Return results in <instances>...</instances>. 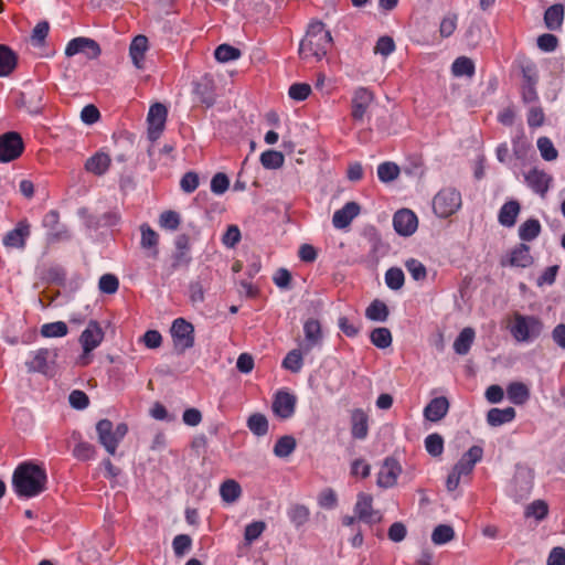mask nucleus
Wrapping results in <instances>:
<instances>
[{
  "instance_id": "1",
  "label": "nucleus",
  "mask_w": 565,
  "mask_h": 565,
  "mask_svg": "<svg viewBox=\"0 0 565 565\" xmlns=\"http://www.w3.org/2000/svg\"><path fill=\"white\" fill-rule=\"evenodd\" d=\"M47 486V473L42 465L24 461L18 465L12 475V488L22 499H31L42 494Z\"/></svg>"
},
{
  "instance_id": "2",
  "label": "nucleus",
  "mask_w": 565,
  "mask_h": 565,
  "mask_svg": "<svg viewBox=\"0 0 565 565\" xmlns=\"http://www.w3.org/2000/svg\"><path fill=\"white\" fill-rule=\"evenodd\" d=\"M333 44L329 30L321 21H313L309 24L305 38L299 44V56L302 60L315 57L322 60L331 50Z\"/></svg>"
},
{
  "instance_id": "3",
  "label": "nucleus",
  "mask_w": 565,
  "mask_h": 565,
  "mask_svg": "<svg viewBox=\"0 0 565 565\" xmlns=\"http://www.w3.org/2000/svg\"><path fill=\"white\" fill-rule=\"evenodd\" d=\"M543 329L544 323L541 318L515 313L510 332L518 342H532L542 334Z\"/></svg>"
},
{
  "instance_id": "4",
  "label": "nucleus",
  "mask_w": 565,
  "mask_h": 565,
  "mask_svg": "<svg viewBox=\"0 0 565 565\" xmlns=\"http://www.w3.org/2000/svg\"><path fill=\"white\" fill-rule=\"evenodd\" d=\"M170 333L173 342V349L177 354H183L186 350L194 347V326L186 319H174L170 329Z\"/></svg>"
},
{
  "instance_id": "5",
  "label": "nucleus",
  "mask_w": 565,
  "mask_h": 565,
  "mask_svg": "<svg viewBox=\"0 0 565 565\" xmlns=\"http://www.w3.org/2000/svg\"><path fill=\"white\" fill-rule=\"evenodd\" d=\"M461 206V194L454 188L441 189L433 200L434 213L441 218L455 214Z\"/></svg>"
},
{
  "instance_id": "6",
  "label": "nucleus",
  "mask_w": 565,
  "mask_h": 565,
  "mask_svg": "<svg viewBox=\"0 0 565 565\" xmlns=\"http://www.w3.org/2000/svg\"><path fill=\"white\" fill-rule=\"evenodd\" d=\"M44 94L42 85L26 82L23 84V89L19 93L15 104L20 108H25L29 114H40L43 108Z\"/></svg>"
},
{
  "instance_id": "7",
  "label": "nucleus",
  "mask_w": 565,
  "mask_h": 565,
  "mask_svg": "<svg viewBox=\"0 0 565 565\" xmlns=\"http://www.w3.org/2000/svg\"><path fill=\"white\" fill-rule=\"evenodd\" d=\"M24 151V142L17 131H8L0 136V162H11Z\"/></svg>"
},
{
  "instance_id": "8",
  "label": "nucleus",
  "mask_w": 565,
  "mask_h": 565,
  "mask_svg": "<svg viewBox=\"0 0 565 565\" xmlns=\"http://www.w3.org/2000/svg\"><path fill=\"white\" fill-rule=\"evenodd\" d=\"M522 84L521 98L524 104H532L539 100L536 85L539 83L537 68L534 63L521 65Z\"/></svg>"
},
{
  "instance_id": "9",
  "label": "nucleus",
  "mask_w": 565,
  "mask_h": 565,
  "mask_svg": "<svg viewBox=\"0 0 565 565\" xmlns=\"http://www.w3.org/2000/svg\"><path fill=\"white\" fill-rule=\"evenodd\" d=\"M79 53L84 54L88 60H96L100 56L102 49L97 41L90 38L78 36L67 43L65 55L72 57Z\"/></svg>"
},
{
  "instance_id": "10",
  "label": "nucleus",
  "mask_w": 565,
  "mask_h": 565,
  "mask_svg": "<svg viewBox=\"0 0 565 565\" xmlns=\"http://www.w3.org/2000/svg\"><path fill=\"white\" fill-rule=\"evenodd\" d=\"M534 263L533 256L530 254V246L525 243H519L509 253L500 258L501 267H519L526 268Z\"/></svg>"
},
{
  "instance_id": "11",
  "label": "nucleus",
  "mask_w": 565,
  "mask_h": 565,
  "mask_svg": "<svg viewBox=\"0 0 565 565\" xmlns=\"http://www.w3.org/2000/svg\"><path fill=\"white\" fill-rule=\"evenodd\" d=\"M354 513L360 521L370 525L379 523L382 520L381 513L373 510L372 495L365 492H360L358 494Z\"/></svg>"
},
{
  "instance_id": "12",
  "label": "nucleus",
  "mask_w": 565,
  "mask_h": 565,
  "mask_svg": "<svg viewBox=\"0 0 565 565\" xmlns=\"http://www.w3.org/2000/svg\"><path fill=\"white\" fill-rule=\"evenodd\" d=\"M168 109L163 104L156 103L150 106L148 113V137L150 140H157L162 134L166 120H167Z\"/></svg>"
},
{
  "instance_id": "13",
  "label": "nucleus",
  "mask_w": 565,
  "mask_h": 565,
  "mask_svg": "<svg viewBox=\"0 0 565 565\" xmlns=\"http://www.w3.org/2000/svg\"><path fill=\"white\" fill-rule=\"evenodd\" d=\"M374 100V93L366 87L354 90L351 100V117L354 121H362L370 105Z\"/></svg>"
},
{
  "instance_id": "14",
  "label": "nucleus",
  "mask_w": 565,
  "mask_h": 565,
  "mask_svg": "<svg viewBox=\"0 0 565 565\" xmlns=\"http://www.w3.org/2000/svg\"><path fill=\"white\" fill-rule=\"evenodd\" d=\"M524 181L533 192L544 198L551 188L553 177L544 170L533 167L524 174Z\"/></svg>"
},
{
  "instance_id": "15",
  "label": "nucleus",
  "mask_w": 565,
  "mask_h": 565,
  "mask_svg": "<svg viewBox=\"0 0 565 565\" xmlns=\"http://www.w3.org/2000/svg\"><path fill=\"white\" fill-rule=\"evenodd\" d=\"M402 473V467L394 457H386L377 476V486L380 488H392L397 483V478Z\"/></svg>"
},
{
  "instance_id": "16",
  "label": "nucleus",
  "mask_w": 565,
  "mask_h": 565,
  "mask_svg": "<svg viewBox=\"0 0 565 565\" xmlns=\"http://www.w3.org/2000/svg\"><path fill=\"white\" fill-rule=\"evenodd\" d=\"M418 218L416 214L408 209H401L393 216V226L397 234L411 236L417 228Z\"/></svg>"
},
{
  "instance_id": "17",
  "label": "nucleus",
  "mask_w": 565,
  "mask_h": 565,
  "mask_svg": "<svg viewBox=\"0 0 565 565\" xmlns=\"http://www.w3.org/2000/svg\"><path fill=\"white\" fill-rule=\"evenodd\" d=\"M271 409L280 419L290 418L296 409V396L286 391H278L274 396Z\"/></svg>"
},
{
  "instance_id": "18",
  "label": "nucleus",
  "mask_w": 565,
  "mask_h": 565,
  "mask_svg": "<svg viewBox=\"0 0 565 565\" xmlns=\"http://www.w3.org/2000/svg\"><path fill=\"white\" fill-rule=\"evenodd\" d=\"M105 332L96 320H90L79 337L84 353H90L104 340Z\"/></svg>"
},
{
  "instance_id": "19",
  "label": "nucleus",
  "mask_w": 565,
  "mask_h": 565,
  "mask_svg": "<svg viewBox=\"0 0 565 565\" xmlns=\"http://www.w3.org/2000/svg\"><path fill=\"white\" fill-rule=\"evenodd\" d=\"M31 226L26 218L17 223L3 237V245L9 248H24L26 238L31 234Z\"/></svg>"
},
{
  "instance_id": "20",
  "label": "nucleus",
  "mask_w": 565,
  "mask_h": 565,
  "mask_svg": "<svg viewBox=\"0 0 565 565\" xmlns=\"http://www.w3.org/2000/svg\"><path fill=\"white\" fill-rule=\"evenodd\" d=\"M96 431L98 441L106 451L114 456L116 454L118 441L115 436L113 422L108 418H103L96 424Z\"/></svg>"
},
{
  "instance_id": "21",
  "label": "nucleus",
  "mask_w": 565,
  "mask_h": 565,
  "mask_svg": "<svg viewBox=\"0 0 565 565\" xmlns=\"http://www.w3.org/2000/svg\"><path fill=\"white\" fill-rule=\"evenodd\" d=\"M305 342L302 351L310 352L315 347L320 345L323 339L321 323L318 319L309 318L303 323Z\"/></svg>"
},
{
  "instance_id": "22",
  "label": "nucleus",
  "mask_w": 565,
  "mask_h": 565,
  "mask_svg": "<svg viewBox=\"0 0 565 565\" xmlns=\"http://www.w3.org/2000/svg\"><path fill=\"white\" fill-rule=\"evenodd\" d=\"M58 355L57 349H39L31 361H26L25 365L30 373L47 374L49 360H55Z\"/></svg>"
},
{
  "instance_id": "23",
  "label": "nucleus",
  "mask_w": 565,
  "mask_h": 565,
  "mask_svg": "<svg viewBox=\"0 0 565 565\" xmlns=\"http://www.w3.org/2000/svg\"><path fill=\"white\" fill-rule=\"evenodd\" d=\"M483 449L480 446H472L466 451L458 462L454 466V470L466 476L472 472L476 463L482 459Z\"/></svg>"
},
{
  "instance_id": "24",
  "label": "nucleus",
  "mask_w": 565,
  "mask_h": 565,
  "mask_svg": "<svg viewBox=\"0 0 565 565\" xmlns=\"http://www.w3.org/2000/svg\"><path fill=\"white\" fill-rule=\"evenodd\" d=\"M360 213V205L356 202H348L340 210H337L332 216V224L335 228H345L352 220Z\"/></svg>"
},
{
  "instance_id": "25",
  "label": "nucleus",
  "mask_w": 565,
  "mask_h": 565,
  "mask_svg": "<svg viewBox=\"0 0 565 565\" xmlns=\"http://www.w3.org/2000/svg\"><path fill=\"white\" fill-rule=\"evenodd\" d=\"M351 435L354 439H364L369 434V416L362 408H354L350 416Z\"/></svg>"
},
{
  "instance_id": "26",
  "label": "nucleus",
  "mask_w": 565,
  "mask_h": 565,
  "mask_svg": "<svg viewBox=\"0 0 565 565\" xmlns=\"http://www.w3.org/2000/svg\"><path fill=\"white\" fill-rule=\"evenodd\" d=\"M449 401L445 396L433 398L424 409V416L427 420L439 422L448 413Z\"/></svg>"
},
{
  "instance_id": "27",
  "label": "nucleus",
  "mask_w": 565,
  "mask_h": 565,
  "mask_svg": "<svg viewBox=\"0 0 565 565\" xmlns=\"http://www.w3.org/2000/svg\"><path fill=\"white\" fill-rule=\"evenodd\" d=\"M148 50V38L139 34L135 36L129 46V55L134 65L141 70L143 68L145 54Z\"/></svg>"
},
{
  "instance_id": "28",
  "label": "nucleus",
  "mask_w": 565,
  "mask_h": 565,
  "mask_svg": "<svg viewBox=\"0 0 565 565\" xmlns=\"http://www.w3.org/2000/svg\"><path fill=\"white\" fill-rule=\"evenodd\" d=\"M111 163L110 157L105 152H96L85 162V170L94 175L100 177L105 174Z\"/></svg>"
},
{
  "instance_id": "29",
  "label": "nucleus",
  "mask_w": 565,
  "mask_h": 565,
  "mask_svg": "<svg viewBox=\"0 0 565 565\" xmlns=\"http://www.w3.org/2000/svg\"><path fill=\"white\" fill-rule=\"evenodd\" d=\"M521 211V205L516 200L505 202L498 215L499 223L505 227H512L516 223L518 215Z\"/></svg>"
},
{
  "instance_id": "30",
  "label": "nucleus",
  "mask_w": 565,
  "mask_h": 565,
  "mask_svg": "<svg viewBox=\"0 0 565 565\" xmlns=\"http://www.w3.org/2000/svg\"><path fill=\"white\" fill-rule=\"evenodd\" d=\"M141 231V247L149 250V256L157 258L159 255V235L148 224L140 226Z\"/></svg>"
},
{
  "instance_id": "31",
  "label": "nucleus",
  "mask_w": 565,
  "mask_h": 565,
  "mask_svg": "<svg viewBox=\"0 0 565 565\" xmlns=\"http://www.w3.org/2000/svg\"><path fill=\"white\" fill-rule=\"evenodd\" d=\"M18 55L8 45L0 44V76L10 75L17 67Z\"/></svg>"
},
{
  "instance_id": "32",
  "label": "nucleus",
  "mask_w": 565,
  "mask_h": 565,
  "mask_svg": "<svg viewBox=\"0 0 565 565\" xmlns=\"http://www.w3.org/2000/svg\"><path fill=\"white\" fill-rule=\"evenodd\" d=\"M564 20V6L555 3L548 7L544 12L545 26L551 31L561 29Z\"/></svg>"
},
{
  "instance_id": "33",
  "label": "nucleus",
  "mask_w": 565,
  "mask_h": 565,
  "mask_svg": "<svg viewBox=\"0 0 565 565\" xmlns=\"http://www.w3.org/2000/svg\"><path fill=\"white\" fill-rule=\"evenodd\" d=\"M72 439L76 441V445L73 449V456L82 461H87L94 458L96 454L95 446L82 440V435L78 431H74L72 434Z\"/></svg>"
},
{
  "instance_id": "34",
  "label": "nucleus",
  "mask_w": 565,
  "mask_h": 565,
  "mask_svg": "<svg viewBox=\"0 0 565 565\" xmlns=\"http://www.w3.org/2000/svg\"><path fill=\"white\" fill-rule=\"evenodd\" d=\"M516 416L513 407L507 408H491L487 414V422L490 426L498 427L505 423L512 422Z\"/></svg>"
},
{
  "instance_id": "35",
  "label": "nucleus",
  "mask_w": 565,
  "mask_h": 565,
  "mask_svg": "<svg viewBox=\"0 0 565 565\" xmlns=\"http://www.w3.org/2000/svg\"><path fill=\"white\" fill-rule=\"evenodd\" d=\"M507 395L511 403L523 405L530 398V390L522 382H512L507 387Z\"/></svg>"
},
{
  "instance_id": "36",
  "label": "nucleus",
  "mask_w": 565,
  "mask_h": 565,
  "mask_svg": "<svg viewBox=\"0 0 565 565\" xmlns=\"http://www.w3.org/2000/svg\"><path fill=\"white\" fill-rule=\"evenodd\" d=\"M476 332L472 328H463L454 342V350L457 354L466 355L473 343Z\"/></svg>"
},
{
  "instance_id": "37",
  "label": "nucleus",
  "mask_w": 565,
  "mask_h": 565,
  "mask_svg": "<svg viewBox=\"0 0 565 565\" xmlns=\"http://www.w3.org/2000/svg\"><path fill=\"white\" fill-rule=\"evenodd\" d=\"M247 428L257 437L267 435L269 423L267 417L262 413H253L246 420Z\"/></svg>"
},
{
  "instance_id": "38",
  "label": "nucleus",
  "mask_w": 565,
  "mask_h": 565,
  "mask_svg": "<svg viewBox=\"0 0 565 565\" xmlns=\"http://www.w3.org/2000/svg\"><path fill=\"white\" fill-rule=\"evenodd\" d=\"M390 315L388 307L380 299H374L365 310V317L371 321L384 322Z\"/></svg>"
},
{
  "instance_id": "39",
  "label": "nucleus",
  "mask_w": 565,
  "mask_h": 565,
  "mask_svg": "<svg viewBox=\"0 0 565 565\" xmlns=\"http://www.w3.org/2000/svg\"><path fill=\"white\" fill-rule=\"evenodd\" d=\"M476 72L473 61L467 56L457 57L451 65V73L456 77L467 76L472 77Z\"/></svg>"
},
{
  "instance_id": "40",
  "label": "nucleus",
  "mask_w": 565,
  "mask_h": 565,
  "mask_svg": "<svg viewBox=\"0 0 565 565\" xmlns=\"http://www.w3.org/2000/svg\"><path fill=\"white\" fill-rule=\"evenodd\" d=\"M542 227L537 218L531 217L519 227V236L523 242H531L541 234Z\"/></svg>"
},
{
  "instance_id": "41",
  "label": "nucleus",
  "mask_w": 565,
  "mask_h": 565,
  "mask_svg": "<svg viewBox=\"0 0 565 565\" xmlns=\"http://www.w3.org/2000/svg\"><path fill=\"white\" fill-rule=\"evenodd\" d=\"M220 494L224 502H235L242 494L241 484L234 479H227L221 484Z\"/></svg>"
},
{
  "instance_id": "42",
  "label": "nucleus",
  "mask_w": 565,
  "mask_h": 565,
  "mask_svg": "<svg viewBox=\"0 0 565 565\" xmlns=\"http://www.w3.org/2000/svg\"><path fill=\"white\" fill-rule=\"evenodd\" d=\"M296 447L297 443L294 436H281L274 446V455L278 458H286L294 452Z\"/></svg>"
},
{
  "instance_id": "43",
  "label": "nucleus",
  "mask_w": 565,
  "mask_h": 565,
  "mask_svg": "<svg viewBox=\"0 0 565 565\" xmlns=\"http://www.w3.org/2000/svg\"><path fill=\"white\" fill-rule=\"evenodd\" d=\"M370 341L379 349H386L392 344V333L385 327L374 328L370 333Z\"/></svg>"
},
{
  "instance_id": "44",
  "label": "nucleus",
  "mask_w": 565,
  "mask_h": 565,
  "mask_svg": "<svg viewBox=\"0 0 565 565\" xmlns=\"http://www.w3.org/2000/svg\"><path fill=\"white\" fill-rule=\"evenodd\" d=\"M287 514L290 522L299 527L309 521L310 511L306 505L296 503L289 508Z\"/></svg>"
},
{
  "instance_id": "45",
  "label": "nucleus",
  "mask_w": 565,
  "mask_h": 565,
  "mask_svg": "<svg viewBox=\"0 0 565 565\" xmlns=\"http://www.w3.org/2000/svg\"><path fill=\"white\" fill-rule=\"evenodd\" d=\"M40 333L43 338H62L68 333V327L64 321L45 323Z\"/></svg>"
},
{
  "instance_id": "46",
  "label": "nucleus",
  "mask_w": 565,
  "mask_h": 565,
  "mask_svg": "<svg viewBox=\"0 0 565 565\" xmlns=\"http://www.w3.org/2000/svg\"><path fill=\"white\" fill-rule=\"evenodd\" d=\"M285 157L280 151L266 150L260 154V163L265 169H279L282 167Z\"/></svg>"
},
{
  "instance_id": "47",
  "label": "nucleus",
  "mask_w": 565,
  "mask_h": 565,
  "mask_svg": "<svg viewBox=\"0 0 565 565\" xmlns=\"http://www.w3.org/2000/svg\"><path fill=\"white\" fill-rule=\"evenodd\" d=\"M241 50L230 44H221L214 51L215 60L222 63L235 61L241 56Z\"/></svg>"
},
{
  "instance_id": "48",
  "label": "nucleus",
  "mask_w": 565,
  "mask_h": 565,
  "mask_svg": "<svg viewBox=\"0 0 565 565\" xmlns=\"http://www.w3.org/2000/svg\"><path fill=\"white\" fill-rule=\"evenodd\" d=\"M532 490V482L526 478L515 477L511 484V493L516 500L527 498Z\"/></svg>"
},
{
  "instance_id": "49",
  "label": "nucleus",
  "mask_w": 565,
  "mask_h": 565,
  "mask_svg": "<svg viewBox=\"0 0 565 565\" xmlns=\"http://www.w3.org/2000/svg\"><path fill=\"white\" fill-rule=\"evenodd\" d=\"M455 537L452 526L448 524L437 525L431 533V541L436 545H443L450 542Z\"/></svg>"
},
{
  "instance_id": "50",
  "label": "nucleus",
  "mask_w": 565,
  "mask_h": 565,
  "mask_svg": "<svg viewBox=\"0 0 565 565\" xmlns=\"http://www.w3.org/2000/svg\"><path fill=\"white\" fill-rule=\"evenodd\" d=\"M303 365L302 351L299 349H294L287 353L285 359L282 360V367L291 371L292 373H298Z\"/></svg>"
},
{
  "instance_id": "51",
  "label": "nucleus",
  "mask_w": 565,
  "mask_h": 565,
  "mask_svg": "<svg viewBox=\"0 0 565 565\" xmlns=\"http://www.w3.org/2000/svg\"><path fill=\"white\" fill-rule=\"evenodd\" d=\"M405 282V275L399 267H391L385 273V284L392 290H399Z\"/></svg>"
},
{
  "instance_id": "52",
  "label": "nucleus",
  "mask_w": 565,
  "mask_h": 565,
  "mask_svg": "<svg viewBox=\"0 0 565 565\" xmlns=\"http://www.w3.org/2000/svg\"><path fill=\"white\" fill-rule=\"evenodd\" d=\"M399 175V167L391 161L383 162L377 167V177L384 182H391L397 179Z\"/></svg>"
},
{
  "instance_id": "53",
  "label": "nucleus",
  "mask_w": 565,
  "mask_h": 565,
  "mask_svg": "<svg viewBox=\"0 0 565 565\" xmlns=\"http://www.w3.org/2000/svg\"><path fill=\"white\" fill-rule=\"evenodd\" d=\"M426 451L431 457H439L444 452V438L438 433H433L425 438Z\"/></svg>"
},
{
  "instance_id": "54",
  "label": "nucleus",
  "mask_w": 565,
  "mask_h": 565,
  "mask_svg": "<svg viewBox=\"0 0 565 565\" xmlns=\"http://www.w3.org/2000/svg\"><path fill=\"white\" fill-rule=\"evenodd\" d=\"M405 267L414 280L423 281L427 278L425 265L416 258H409L405 262Z\"/></svg>"
},
{
  "instance_id": "55",
  "label": "nucleus",
  "mask_w": 565,
  "mask_h": 565,
  "mask_svg": "<svg viewBox=\"0 0 565 565\" xmlns=\"http://www.w3.org/2000/svg\"><path fill=\"white\" fill-rule=\"evenodd\" d=\"M537 148L541 156L546 161H553L557 158L558 151L554 147L553 142L547 137H540L537 139Z\"/></svg>"
},
{
  "instance_id": "56",
  "label": "nucleus",
  "mask_w": 565,
  "mask_h": 565,
  "mask_svg": "<svg viewBox=\"0 0 565 565\" xmlns=\"http://www.w3.org/2000/svg\"><path fill=\"white\" fill-rule=\"evenodd\" d=\"M548 514V505L544 500H535L525 510L526 516H534L537 521L544 520Z\"/></svg>"
},
{
  "instance_id": "57",
  "label": "nucleus",
  "mask_w": 565,
  "mask_h": 565,
  "mask_svg": "<svg viewBox=\"0 0 565 565\" xmlns=\"http://www.w3.org/2000/svg\"><path fill=\"white\" fill-rule=\"evenodd\" d=\"M98 288L103 294L113 295L119 288V280L113 274H105L99 278Z\"/></svg>"
},
{
  "instance_id": "58",
  "label": "nucleus",
  "mask_w": 565,
  "mask_h": 565,
  "mask_svg": "<svg viewBox=\"0 0 565 565\" xmlns=\"http://www.w3.org/2000/svg\"><path fill=\"white\" fill-rule=\"evenodd\" d=\"M180 222L179 213L172 210L162 212L159 218L160 226L170 231L178 230Z\"/></svg>"
},
{
  "instance_id": "59",
  "label": "nucleus",
  "mask_w": 565,
  "mask_h": 565,
  "mask_svg": "<svg viewBox=\"0 0 565 565\" xmlns=\"http://www.w3.org/2000/svg\"><path fill=\"white\" fill-rule=\"evenodd\" d=\"M288 94L291 99L302 102L311 94V86L307 83H295L289 87Z\"/></svg>"
},
{
  "instance_id": "60",
  "label": "nucleus",
  "mask_w": 565,
  "mask_h": 565,
  "mask_svg": "<svg viewBox=\"0 0 565 565\" xmlns=\"http://www.w3.org/2000/svg\"><path fill=\"white\" fill-rule=\"evenodd\" d=\"M266 524L263 521H255L245 526L244 540L247 543L256 541L265 531Z\"/></svg>"
},
{
  "instance_id": "61",
  "label": "nucleus",
  "mask_w": 565,
  "mask_h": 565,
  "mask_svg": "<svg viewBox=\"0 0 565 565\" xmlns=\"http://www.w3.org/2000/svg\"><path fill=\"white\" fill-rule=\"evenodd\" d=\"M318 503L323 509H334L338 505V497L333 489H323L318 497Z\"/></svg>"
},
{
  "instance_id": "62",
  "label": "nucleus",
  "mask_w": 565,
  "mask_h": 565,
  "mask_svg": "<svg viewBox=\"0 0 565 565\" xmlns=\"http://www.w3.org/2000/svg\"><path fill=\"white\" fill-rule=\"evenodd\" d=\"M457 28V14L448 13L440 22L439 33L440 36L446 39L454 34Z\"/></svg>"
},
{
  "instance_id": "63",
  "label": "nucleus",
  "mask_w": 565,
  "mask_h": 565,
  "mask_svg": "<svg viewBox=\"0 0 565 565\" xmlns=\"http://www.w3.org/2000/svg\"><path fill=\"white\" fill-rule=\"evenodd\" d=\"M192 539L188 534H179L172 541V547L177 556H183L191 547Z\"/></svg>"
},
{
  "instance_id": "64",
  "label": "nucleus",
  "mask_w": 565,
  "mask_h": 565,
  "mask_svg": "<svg viewBox=\"0 0 565 565\" xmlns=\"http://www.w3.org/2000/svg\"><path fill=\"white\" fill-rule=\"evenodd\" d=\"M200 184V179L196 172L189 171L183 174L180 181V186L183 192L192 193L194 192Z\"/></svg>"
}]
</instances>
